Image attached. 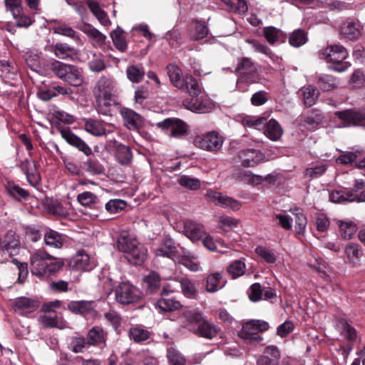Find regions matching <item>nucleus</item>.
I'll return each mask as SVG.
<instances>
[{"label":"nucleus","instance_id":"f257e3e1","mask_svg":"<svg viewBox=\"0 0 365 365\" xmlns=\"http://www.w3.org/2000/svg\"><path fill=\"white\" fill-rule=\"evenodd\" d=\"M117 245L118 250L125 254V257L130 264L140 266L147 258L148 251L145 247L127 232L120 233Z\"/></svg>","mask_w":365,"mask_h":365},{"label":"nucleus","instance_id":"f03ea898","mask_svg":"<svg viewBox=\"0 0 365 365\" xmlns=\"http://www.w3.org/2000/svg\"><path fill=\"white\" fill-rule=\"evenodd\" d=\"M320 58L329 65L328 69L338 73L347 70L351 63L345 60L349 56L347 50L341 45H330L319 53Z\"/></svg>","mask_w":365,"mask_h":365},{"label":"nucleus","instance_id":"7ed1b4c3","mask_svg":"<svg viewBox=\"0 0 365 365\" xmlns=\"http://www.w3.org/2000/svg\"><path fill=\"white\" fill-rule=\"evenodd\" d=\"M48 67L57 78L67 82L71 86L78 87L83 82L81 73L74 65L53 60L48 63Z\"/></svg>","mask_w":365,"mask_h":365},{"label":"nucleus","instance_id":"20e7f679","mask_svg":"<svg viewBox=\"0 0 365 365\" xmlns=\"http://www.w3.org/2000/svg\"><path fill=\"white\" fill-rule=\"evenodd\" d=\"M183 88L182 90L187 91L189 95L192 98L191 100H185L184 105L190 110L196 113H204L205 107L203 104L198 101V96L202 93L201 87L196 78L192 75L186 74L185 76V81L183 82Z\"/></svg>","mask_w":365,"mask_h":365},{"label":"nucleus","instance_id":"39448f33","mask_svg":"<svg viewBox=\"0 0 365 365\" xmlns=\"http://www.w3.org/2000/svg\"><path fill=\"white\" fill-rule=\"evenodd\" d=\"M268 329L269 324L267 322L252 319L242 324L238 336L250 343L259 342L262 340V338L259 334Z\"/></svg>","mask_w":365,"mask_h":365},{"label":"nucleus","instance_id":"423d86ee","mask_svg":"<svg viewBox=\"0 0 365 365\" xmlns=\"http://www.w3.org/2000/svg\"><path fill=\"white\" fill-rule=\"evenodd\" d=\"M334 114L339 120V128H365V110L350 108L336 111Z\"/></svg>","mask_w":365,"mask_h":365},{"label":"nucleus","instance_id":"0eeeda50","mask_svg":"<svg viewBox=\"0 0 365 365\" xmlns=\"http://www.w3.org/2000/svg\"><path fill=\"white\" fill-rule=\"evenodd\" d=\"M116 302L123 305L138 302L141 298L139 289L128 282H121L115 289Z\"/></svg>","mask_w":365,"mask_h":365},{"label":"nucleus","instance_id":"6e6552de","mask_svg":"<svg viewBox=\"0 0 365 365\" xmlns=\"http://www.w3.org/2000/svg\"><path fill=\"white\" fill-rule=\"evenodd\" d=\"M223 142V138L215 131L197 135L193 140V144L195 147L210 152L218 151L222 148Z\"/></svg>","mask_w":365,"mask_h":365},{"label":"nucleus","instance_id":"1a4fd4ad","mask_svg":"<svg viewBox=\"0 0 365 365\" xmlns=\"http://www.w3.org/2000/svg\"><path fill=\"white\" fill-rule=\"evenodd\" d=\"M235 73L238 75L237 83H252L256 81L257 70L251 59L245 57L238 59Z\"/></svg>","mask_w":365,"mask_h":365},{"label":"nucleus","instance_id":"9d476101","mask_svg":"<svg viewBox=\"0 0 365 365\" xmlns=\"http://www.w3.org/2000/svg\"><path fill=\"white\" fill-rule=\"evenodd\" d=\"M158 128L173 138H181L188 131V126L182 120L177 118H168L156 123Z\"/></svg>","mask_w":365,"mask_h":365},{"label":"nucleus","instance_id":"9b49d317","mask_svg":"<svg viewBox=\"0 0 365 365\" xmlns=\"http://www.w3.org/2000/svg\"><path fill=\"white\" fill-rule=\"evenodd\" d=\"M340 324L342 327L341 336L347 341V343L340 345L339 351L344 359H346L354 347V344L357 338V331L355 328L345 319H341Z\"/></svg>","mask_w":365,"mask_h":365},{"label":"nucleus","instance_id":"f8f14e48","mask_svg":"<svg viewBox=\"0 0 365 365\" xmlns=\"http://www.w3.org/2000/svg\"><path fill=\"white\" fill-rule=\"evenodd\" d=\"M53 256L44 251H38L33 254L30 258L31 269L34 275L43 279L48 266V262Z\"/></svg>","mask_w":365,"mask_h":365},{"label":"nucleus","instance_id":"ddd939ff","mask_svg":"<svg viewBox=\"0 0 365 365\" xmlns=\"http://www.w3.org/2000/svg\"><path fill=\"white\" fill-rule=\"evenodd\" d=\"M60 133L62 138L65 140L68 145L75 148L86 156H91L93 155V151L90 146L83 139L75 134L69 128L61 129Z\"/></svg>","mask_w":365,"mask_h":365},{"label":"nucleus","instance_id":"4468645a","mask_svg":"<svg viewBox=\"0 0 365 365\" xmlns=\"http://www.w3.org/2000/svg\"><path fill=\"white\" fill-rule=\"evenodd\" d=\"M114 82L110 77L102 76L97 81L93 95L95 98L115 97L113 94Z\"/></svg>","mask_w":365,"mask_h":365},{"label":"nucleus","instance_id":"2eb2a0df","mask_svg":"<svg viewBox=\"0 0 365 365\" xmlns=\"http://www.w3.org/2000/svg\"><path fill=\"white\" fill-rule=\"evenodd\" d=\"M108 333L101 327L94 326L88 331L87 343L92 346L103 348L106 346Z\"/></svg>","mask_w":365,"mask_h":365},{"label":"nucleus","instance_id":"dca6fc26","mask_svg":"<svg viewBox=\"0 0 365 365\" xmlns=\"http://www.w3.org/2000/svg\"><path fill=\"white\" fill-rule=\"evenodd\" d=\"M96 306L94 301H71L67 305V309L74 314L85 317L95 312Z\"/></svg>","mask_w":365,"mask_h":365},{"label":"nucleus","instance_id":"f3484780","mask_svg":"<svg viewBox=\"0 0 365 365\" xmlns=\"http://www.w3.org/2000/svg\"><path fill=\"white\" fill-rule=\"evenodd\" d=\"M170 292L172 291L167 287H163L160 292L161 297L156 302L157 307L163 312H173L182 307L180 302L168 297Z\"/></svg>","mask_w":365,"mask_h":365},{"label":"nucleus","instance_id":"a211bd4d","mask_svg":"<svg viewBox=\"0 0 365 365\" xmlns=\"http://www.w3.org/2000/svg\"><path fill=\"white\" fill-rule=\"evenodd\" d=\"M192 331L198 336L212 339L220 334L221 329L212 322L205 319L196 329H193Z\"/></svg>","mask_w":365,"mask_h":365},{"label":"nucleus","instance_id":"6ab92c4d","mask_svg":"<svg viewBox=\"0 0 365 365\" xmlns=\"http://www.w3.org/2000/svg\"><path fill=\"white\" fill-rule=\"evenodd\" d=\"M145 294L152 295L161 292V277L155 272L151 271L148 275L145 276L143 281Z\"/></svg>","mask_w":365,"mask_h":365},{"label":"nucleus","instance_id":"aec40b11","mask_svg":"<svg viewBox=\"0 0 365 365\" xmlns=\"http://www.w3.org/2000/svg\"><path fill=\"white\" fill-rule=\"evenodd\" d=\"M1 244V251H6L10 255H13L14 252L17 253L21 247L19 235L11 230L4 235Z\"/></svg>","mask_w":365,"mask_h":365},{"label":"nucleus","instance_id":"412c9836","mask_svg":"<svg viewBox=\"0 0 365 365\" xmlns=\"http://www.w3.org/2000/svg\"><path fill=\"white\" fill-rule=\"evenodd\" d=\"M239 158L243 167H255L262 160V153L255 149H247L240 150L238 153Z\"/></svg>","mask_w":365,"mask_h":365},{"label":"nucleus","instance_id":"4be33fe9","mask_svg":"<svg viewBox=\"0 0 365 365\" xmlns=\"http://www.w3.org/2000/svg\"><path fill=\"white\" fill-rule=\"evenodd\" d=\"M40 305L38 300L26 297H18L14 302V309L16 312L21 314L24 313H31L36 311Z\"/></svg>","mask_w":365,"mask_h":365},{"label":"nucleus","instance_id":"5701e85b","mask_svg":"<svg viewBox=\"0 0 365 365\" xmlns=\"http://www.w3.org/2000/svg\"><path fill=\"white\" fill-rule=\"evenodd\" d=\"M280 351L277 346L271 345L264 349V355L257 360V365H279Z\"/></svg>","mask_w":365,"mask_h":365},{"label":"nucleus","instance_id":"b1692460","mask_svg":"<svg viewBox=\"0 0 365 365\" xmlns=\"http://www.w3.org/2000/svg\"><path fill=\"white\" fill-rule=\"evenodd\" d=\"M70 265L76 270L90 271L94 267L89 255L82 250L78 252L70 262Z\"/></svg>","mask_w":365,"mask_h":365},{"label":"nucleus","instance_id":"393cba45","mask_svg":"<svg viewBox=\"0 0 365 365\" xmlns=\"http://www.w3.org/2000/svg\"><path fill=\"white\" fill-rule=\"evenodd\" d=\"M210 200L215 205L223 207H230L233 210H237L240 208L241 204L239 201L227 196H223L217 192H210L207 194Z\"/></svg>","mask_w":365,"mask_h":365},{"label":"nucleus","instance_id":"a878e982","mask_svg":"<svg viewBox=\"0 0 365 365\" xmlns=\"http://www.w3.org/2000/svg\"><path fill=\"white\" fill-rule=\"evenodd\" d=\"M184 232L185 235L192 242L202 239L205 235L204 227L192 220H187L184 222Z\"/></svg>","mask_w":365,"mask_h":365},{"label":"nucleus","instance_id":"bb28decb","mask_svg":"<svg viewBox=\"0 0 365 365\" xmlns=\"http://www.w3.org/2000/svg\"><path fill=\"white\" fill-rule=\"evenodd\" d=\"M4 190L6 193L16 202H21L23 200H27L30 195L28 190L21 187L14 181H8L4 185Z\"/></svg>","mask_w":365,"mask_h":365},{"label":"nucleus","instance_id":"cd10ccee","mask_svg":"<svg viewBox=\"0 0 365 365\" xmlns=\"http://www.w3.org/2000/svg\"><path fill=\"white\" fill-rule=\"evenodd\" d=\"M121 115L123 118L125 125L128 129H138L143 124V118L133 110L130 108H123L121 110Z\"/></svg>","mask_w":365,"mask_h":365},{"label":"nucleus","instance_id":"c85d7f7f","mask_svg":"<svg viewBox=\"0 0 365 365\" xmlns=\"http://www.w3.org/2000/svg\"><path fill=\"white\" fill-rule=\"evenodd\" d=\"M156 255L173 258L178 254L175 242L170 237H165L155 250Z\"/></svg>","mask_w":365,"mask_h":365},{"label":"nucleus","instance_id":"c756f323","mask_svg":"<svg viewBox=\"0 0 365 365\" xmlns=\"http://www.w3.org/2000/svg\"><path fill=\"white\" fill-rule=\"evenodd\" d=\"M166 71L171 83L178 89H182L185 76H182L181 68L174 63H169Z\"/></svg>","mask_w":365,"mask_h":365},{"label":"nucleus","instance_id":"7c9ffc66","mask_svg":"<svg viewBox=\"0 0 365 365\" xmlns=\"http://www.w3.org/2000/svg\"><path fill=\"white\" fill-rule=\"evenodd\" d=\"M38 321L45 329L57 328L62 329L66 327V322L62 317H58L56 313L41 315L39 317Z\"/></svg>","mask_w":365,"mask_h":365},{"label":"nucleus","instance_id":"2f4dec72","mask_svg":"<svg viewBox=\"0 0 365 365\" xmlns=\"http://www.w3.org/2000/svg\"><path fill=\"white\" fill-rule=\"evenodd\" d=\"M43 205L48 212L53 215L65 217L69 214L68 210L57 199L47 197Z\"/></svg>","mask_w":365,"mask_h":365},{"label":"nucleus","instance_id":"473e14b6","mask_svg":"<svg viewBox=\"0 0 365 365\" xmlns=\"http://www.w3.org/2000/svg\"><path fill=\"white\" fill-rule=\"evenodd\" d=\"M363 34L361 24H342L340 28V35L350 41H356Z\"/></svg>","mask_w":365,"mask_h":365},{"label":"nucleus","instance_id":"72a5a7b5","mask_svg":"<svg viewBox=\"0 0 365 365\" xmlns=\"http://www.w3.org/2000/svg\"><path fill=\"white\" fill-rule=\"evenodd\" d=\"M227 283V280L220 272L212 273L207 277L206 290L210 293H215L223 288Z\"/></svg>","mask_w":365,"mask_h":365},{"label":"nucleus","instance_id":"f704fd0d","mask_svg":"<svg viewBox=\"0 0 365 365\" xmlns=\"http://www.w3.org/2000/svg\"><path fill=\"white\" fill-rule=\"evenodd\" d=\"M233 176L239 182L252 185H260L264 181L262 176L255 175L250 170H240L235 173Z\"/></svg>","mask_w":365,"mask_h":365},{"label":"nucleus","instance_id":"c9c22d12","mask_svg":"<svg viewBox=\"0 0 365 365\" xmlns=\"http://www.w3.org/2000/svg\"><path fill=\"white\" fill-rule=\"evenodd\" d=\"M45 244L53 248H61L65 242V235L56 230L49 229L44 234Z\"/></svg>","mask_w":365,"mask_h":365},{"label":"nucleus","instance_id":"e433bc0d","mask_svg":"<svg viewBox=\"0 0 365 365\" xmlns=\"http://www.w3.org/2000/svg\"><path fill=\"white\" fill-rule=\"evenodd\" d=\"M128 79L133 83H139L144 79L145 71L142 64H132L125 70Z\"/></svg>","mask_w":365,"mask_h":365},{"label":"nucleus","instance_id":"4c0bfd02","mask_svg":"<svg viewBox=\"0 0 365 365\" xmlns=\"http://www.w3.org/2000/svg\"><path fill=\"white\" fill-rule=\"evenodd\" d=\"M78 29L85 32L98 46L105 44L106 36L92 26V24H78Z\"/></svg>","mask_w":365,"mask_h":365},{"label":"nucleus","instance_id":"58836bf2","mask_svg":"<svg viewBox=\"0 0 365 365\" xmlns=\"http://www.w3.org/2000/svg\"><path fill=\"white\" fill-rule=\"evenodd\" d=\"M115 156L118 162L122 165H128L133 159V153L130 148L122 143L116 145Z\"/></svg>","mask_w":365,"mask_h":365},{"label":"nucleus","instance_id":"ea45409f","mask_svg":"<svg viewBox=\"0 0 365 365\" xmlns=\"http://www.w3.org/2000/svg\"><path fill=\"white\" fill-rule=\"evenodd\" d=\"M264 135L271 140L276 141L283 133L280 124L274 119L267 121L264 130Z\"/></svg>","mask_w":365,"mask_h":365},{"label":"nucleus","instance_id":"a19ab883","mask_svg":"<svg viewBox=\"0 0 365 365\" xmlns=\"http://www.w3.org/2000/svg\"><path fill=\"white\" fill-rule=\"evenodd\" d=\"M87 157V160L83 163L84 170L93 175L103 174L105 168L99 160L95 158L93 154Z\"/></svg>","mask_w":365,"mask_h":365},{"label":"nucleus","instance_id":"79ce46f5","mask_svg":"<svg viewBox=\"0 0 365 365\" xmlns=\"http://www.w3.org/2000/svg\"><path fill=\"white\" fill-rule=\"evenodd\" d=\"M317 84L323 91H329L337 87L338 81L332 75L322 73L317 76Z\"/></svg>","mask_w":365,"mask_h":365},{"label":"nucleus","instance_id":"37998d69","mask_svg":"<svg viewBox=\"0 0 365 365\" xmlns=\"http://www.w3.org/2000/svg\"><path fill=\"white\" fill-rule=\"evenodd\" d=\"M84 129L87 133L94 136H102L106 133V130L102 123L93 118L85 120Z\"/></svg>","mask_w":365,"mask_h":365},{"label":"nucleus","instance_id":"c03bdc74","mask_svg":"<svg viewBox=\"0 0 365 365\" xmlns=\"http://www.w3.org/2000/svg\"><path fill=\"white\" fill-rule=\"evenodd\" d=\"M5 4L8 10H9L15 19H19L23 20V23H31V19L27 16H22V7L21 0H5Z\"/></svg>","mask_w":365,"mask_h":365},{"label":"nucleus","instance_id":"a18cd8bd","mask_svg":"<svg viewBox=\"0 0 365 365\" xmlns=\"http://www.w3.org/2000/svg\"><path fill=\"white\" fill-rule=\"evenodd\" d=\"M110 37L117 49L122 52L127 49L126 33L119 26L110 33Z\"/></svg>","mask_w":365,"mask_h":365},{"label":"nucleus","instance_id":"49530a36","mask_svg":"<svg viewBox=\"0 0 365 365\" xmlns=\"http://www.w3.org/2000/svg\"><path fill=\"white\" fill-rule=\"evenodd\" d=\"M96 109L98 113L103 115H111L112 106L115 105L114 97L96 98Z\"/></svg>","mask_w":365,"mask_h":365},{"label":"nucleus","instance_id":"de8ad7c7","mask_svg":"<svg viewBox=\"0 0 365 365\" xmlns=\"http://www.w3.org/2000/svg\"><path fill=\"white\" fill-rule=\"evenodd\" d=\"M53 53L57 58L61 59L72 58L76 55V49L73 47L63 43H57L54 45Z\"/></svg>","mask_w":365,"mask_h":365},{"label":"nucleus","instance_id":"09e8293b","mask_svg":"<svg viewBox=\"0 0 365 365\" xmlns=\"http://www.w3.org/2000/svg\"><path fill=\"white\" fill-rule=\"evenodd\" d=\"M307 41V33L304 29H295L289 34V43L293 47L299 48L305 44Z\"/></svg>","mask_w":365,"mask_h":365},{"label":"nucleus","instance_id":"8fccbe9b","mask_svg":"<svg viewBox=\"0 0 365 365\" xmlns=\"http://www.w3.org/2000/svg\"><path fill=\"white\" fill-rule=\"evenodd\" d=\"M151 333L141 326H135L130 329L129 336L136 343H141L150 339Z\"/></svg>","mask_w":365,"mask_h":365},{"label":"nucleus","instance_id":"3c124183","mask_svg":"<svg viewBox=\"0 0 365 365\" xmlns=\"http://www.w3.org/2000/svg\"><path fill=\"white\" fill-rule=\"evenodd\" d=\"M180 287L183 294L190 299H196L198 294V291L195 287V283L188 278H181L179 281Z\"/></svg>","mask_w":365,"mask_h":365},{"label":"nucleus","instance_id":"603ef678","mask_svg":"<svg viewBox=\"0 0 365 365\" xmlns=\"http://www.w3.org/2000/svg\"><path fill=\"white\" fill-rule=\"evenodd\" d=\"M345 254L351 263H357L363 255L362 250L359 245L349 243L345 247Z\"/></svg>","mask_w":365,"mask_h":365},{"label":"nucleus","instance_id":"864d4df0","mask_svg":"<svg viewBox=\"0 0 365 365\" xmlns=\"http://www.w3.org/2000/svg\"><path fill=\"white\" fill-rule=\"evenodd\" d=\"M62 160L65 168L72 175L81 176L83 175L84 167L81 163L76 162L72 158H62Z\"/></svg>","mask_w":365,"mask_h":365},{"label":"nucleus","instance_id":"5fc2aeb1","mask_svg":"<svg viewBox=\"0 0 365 365\" xmlns=\"http://www.w3.org/2000/svg\"><path fill=\"white\" fill-rule=\"evenodd\" d=\"M293 214L295 215V232L297 235H304L307 224L306 216L300 211V209L295 208Z\"/></svg>","mask_w":365,"mask_h":365},{"label":"nucleus","instance_id":"6e6d98bb","mask_svg":"<svg viewBox=\"0 0 365 365\" xmlns=\"http://www.w3.org/2000/svg\"><path fill=\"white\" fill-rule=\"evenodd\" d=\"M356 225L353 222H339L340 235L343 239L349 240L356 232Z\"/></svg>","mask_w":365,"mask_h":365},{"label":"nucleus","instance_id":"4d7b16f0","mask_svg":"<svg viewBox=\"0 0 365 365\" xmlns=\"http://www.w3.org/2000/svg\"><path fill=\"white\" fill-rule=\"evenodd\" d=\"M324 119V116L321 110L313 109L306 116L304 122L310 126L311 128H314L321 124Z\"/></svg>","mask_w":365,"mask_h":365},{"label":"nucleus","instance_id":"13d9d810","mask_svg":"<svg viewBox=\"0 0 365 365\" xmlns=\"http://www.w3.org/2000/svg\"><path fill=\"white\" fill-rule=\"evenodd\" d=\"M263 34L267 42L272 45L279 41L282 38V31L274 26L264 27Z\"/></svg>","mask_w":365,"mask_h":365},{"label":"nucleus","instance_id":"bf43d9fd","mask_svg":"<svg viewBox=\"0 0 365 365\" xmlns=\"http://www.w3.org/2000/svg\"><path fill=\"white\" fill-rule=\"evenodd\" d=\"M64 266V262L61 259L53 257L48 262V266L46 270L44 278L56 274Z\"/></svg>","mask_w":365,"mask_h":365},{"label":"nucleus","instance_id":"052dcab7","mask_svg":"<svg viewBox=\"0 0 365 365\" xmlns=\"http://www.w3.org/2000/svg\"><path fill=\"white\" fill-rule=\"evenodd\" d=\"M318 93L317 90L312 86L304 88L302 90V96L304 105L307 107L312 106L315 103Z\"/></svg>","mask_w":365,"mask_h":365},{"label":"nucleus","instance_id":"680f3d73","mask_svg":"<svg viewBox=\"0 0 365 365\" xmlns=\"http://www.w3.org/2000/svg\"><path fill=\"white\" fill-rule=\"evenodd\" d=\"M167 358L170 365H185V358L175 348L170 347L167 350Z\"/></svg>","mask_w":365,"mask_h":365},{"label":"nucleus","instance_id":"e2e57ef3","mask_svg":"<svg viewBox=\"0 0 365 365\" xmlns=\"http://www.w3.org/2000/svg\"><path fill=\"white\" fill-rule=\"evenodd\" d=\"M246 265L241 260L232 262L227 268V272L233 279L242 276L245 272Z\"/></svg>","mask_w":365,"mask_h":365},{"label":"nucleus","instance_id":"0e129e2a","mask_svg":"<svg viewBox=\"0 0 365 365\" xmlns=\"http://www.w3.org/2000/svg\"><path fill=\"white\" fill-rule=\"evenodd\" d=\"M255 253L268 264H274L276 262V256L272 250L263 246H257L255 250Z\"/></svg>","mask_w":365,"mask_h":365},{"label":"nucleus","instance_id":"69168bd1","mask_svg":"<svg viewBox=\"0 0 365 365\" xmlns=\"http://www.w3.org/2000/svg\"><path fill=\"white\" fill-rule=\"evenodd\" d=\"M70 346L73 352H83L86 348L90 346L87 343V339L83 336H73L71 338Z\"/></svg>","mask_w":365,"mask_h":365},{"label":"nucleus","instance_id":"338daca9","mask_svg":"<svg viewBox=\"0 0 365 365\" xmlns=\"http://www.w3.org/2000/svg\"><path fill=\"white\" fill-rule=\"evenodd\" d=\"M183 316L189 325L196 324L197 327L205 319L202 314L195 309L185 311Z\"/></svg>","mask_w":365,"mask_h":365},{"label":"nucleus","instance_id":"774afa93","mask_svg":"<svg viewBox=\"0 0 365 365\" xmlns=\"http://www.w3.org/2000/svg\"><path fill=\"white\" fill-rule=\"evenodd\" d=\"M262 294L263 289L258 282L252 284L247 290L248 297L252 302H257L262 299Z\"/></svg>","mask_w":365,"mask_h":365}]
</instances>
